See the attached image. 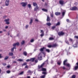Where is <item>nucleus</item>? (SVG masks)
<instances>
[{"instance_id": "f257e3e1", "label": "nucleus", "mask_w": 78, "mask_h": 78, "mask_svg": "<svg viewBox=\"0 0 78 78\" xmlns=\"http://www.w3.org/2000/svg\"><path fill=\"white\" fill-rule=\"evenodd\" d=\"M19 43L17 42L15 43H14L12 44V46L13 47V48H12L11 50V52H13L14 51V49H16V46H19Z\"/></svg>"}, {"instance_id": "f03ea898", "label": "nucleus", "mask_w": 78, "mask_h": 78, "mask_svg": "<svg viewBox=\"0 0 78 78\" xmlns=\"http://www.w3.org/2000/svg\"><path fill=\"white\" fill-rule=\"evenodd\" d=\"M21 5H22L23 7H25L27 5V2H22L20 3Z\"/></svg>"}, {"instance_id": "7ed1b4c3", "label": "nucleus", "mask_w": 78, "mask_h": 78, "mask_svg": "<svg viewBox=\"0 0 78 78\" xmlns=\"http://www.w3.org/2000/svg\"><path fill=\"white\" fill-rule=\"evenodd\" d=\"M38 58L40 60H42V54L41 53L39 54L38 56Z\"/></svg>"}, {"instance_id": "20e7f679", "label": "nucleus", "mask_w": 78, "mask_h": 78, "mask_svg": "<svg viewBox=\"0 0 78 78\" xmlns=\"http://www.w3.org/2000/svg\"><path fill=\"white\" fill-rule=\"evenodd\" d=\"M67 60H65V61L63 62V64L64 65L66 66H67L68 67H70V64H66V62L67 61Z\"/></svg>"}, {"instance_id": "39448f33", "label": "nucleus", "mask_w": 78, "mask_h": 78, "mask_svg": "<svg viewBox=\"0 0 78 78\" xmlns=\"http://www.w3.org/2000/svg\"><path fill=\"white\" fill-rule=\"evenodd\" d=\"M64 35V33L62 31H61L60 32H59L58 33V35L59 36H63V35Z\"/></svg>"}, {"instance_id": "423d86ee", "label": "nucleus", "mask_w": 78, "mask_h": 78, "mask_svg": "<svg viewBox=\"0 0 78 78\" xmlns=\"http://www.w3.org/2000/svg\"><path fill=\"white\" fill-rule=\"evenodd\" d=\"M9 0H6L5 2V5L6 6H8L9 5Z\"/></svg>"}, {"instance_id": "0eeeda50", "label": "nucleus", "mask_w": 78, "mask_h": 78, "mask_svg": "<svg viewBox=\"0 0 78 78\" xmlns=\"http://www.w3.org/2000/svg\"><path fill=\"white\" fill-rule=\"evenodd\" d=\"M77 7L76 6H74L73 7H72V8L70 9V10H72V11H75L76 9H77Z\"/></svg>"}, {"instance_id": "6e6552de", "label": "nucleus", "mask_w": 78, "mask_h": 78, "mask_svg": "<svg viewBox=\"0 0 78 78\" xmlns=\"http://www.w3.org/2000/svg\"><path fill=\"white\" fill-rule=\"evenodd\" d=\"M59 3L60 5H62L63 4H64V1L62 0H60L59 1Z\"/></svg>"}, {"instance_id": "1a4fd4ad", "label": "nucleus", "mask_w": 78, "mask_h": 78, "mask_svg": "<svg viewBox=\"0 0 78 78\" xmlns=\"http://www.w3.org/2000/svg\"><path fill=\"white\" fill-rule=\"evenodd\" d=\"M47 22H50V18L48 16H47Z\"/></svg>"}, {"instance_id": "9d476101", "label": "nucleus", "mask_w": 78, "mask_h": 78, "mask_svg": "<svg viewBox=\"0 0 78 78\" xmlns=\"http://www.w3.org/2000/svg\"><path fill=\"white\" fill-rule=\"evenodd\" d=\"M55 14L56 15V16H59V15H61V13L60 12H55Z\"/></svg>"}, {"instance_id": "9b49d317", "label": "nucleus", "mask_w": 78, "mask_h": 78, "mask_svg": "<svg viewBox=\"0 0 78 78\" xmlns=\"http://www.w3.org/2000/svg\"><path fill=\"white\" fill-rule=\"evenodd\" d=\"M45 63H43L42 65H41L40 66H38V68L39 69H40V68H42L44 66V65Z\"/></svg>"}, {"instance_id": "f8f14e48", "label": "nucleus", "mask_w": 78, "mask_h": 78, "mask_svg": "<svg viewBox=\"0 0 78 78\" xmlns=\"http://www.w3.org/2000/svg\"><path fill=\"white\" fill-rule=\"evenodd\" d=\"M35 59V58H30V61H31V62H34V61Z\"/></svg>"}, {"instance_id": "ddd939ff", "label": "nucleus", "mask_w": 78, "mask_h": 78, "mask_svg": "<svg viewBox=\"0 0 78 78\" xmlns=\"http://www.w3.org/2000/svg\"><path fill=\"white\" fill-rule=\"evenodd\" d=\"M25 44V41H22L21 42V45H24Z\"/></svg>"}, {"instance_id": "4468645a", "label": "nucleus", "mask_w": 78, "mask_h": 78, "mask_svg": "<svg viewBox=\"0 0 78 78\" xmlns=\"http://www.w3.org/2000/svg\"><path fill=\"white\" fill-rule=\"evenodd\" d=\"M38 9H39V7H38L37 6H36V7L34 9V11H37Z\"/></svg>"}, {"instance_id": "2eb2a0df", "label": "nucleus", "mask_w": 78, "mask_h": 78, "mask_svg": "<svg viewBox=\"0 0 78 78\" xmlns=\"http://www.w3.org/2000/svg\"><path fill=\"white\" fill-rule=\"evenodd\" d=\"M66 13V11L64 10L63 12H62V16L64 17V15H65V14Z\"/></svg>"}, {"instance_id": "dca6fc26", "label": "nucleus", "mask_w": 78, "mask_h": 78, "mask_svg": "<svg viewBox=\"0 0 78 78\" xmlns=\"http://www.w3.org/2000/svg\"><path fill=\"white\" fill-rule=\"evenodd\" d=\"M32 23H33V19L31 18L30 20V22L29 23V24L30 25H31L32 24Z\"/></svg>"}, {"instance_id": "f3484780", "label": "nucleus", "mask_w": 78, "mask_h": 78, "mask_svg": "<svg viewBox=\"0 0 78 78\" xmlns=\"http://www.w3.org/2000/svg\"><path fill=\"white\" fill-rule=\"evenodd\" d=\"M9 59V56H6L5 57L4 60H7V59Z\"/></svg>"}, {"instance_id": "a211bd4d", "label": "nucleus", "mask_w": 78, "mask_h": 78, "mask_svg": "<svg viewBox=\"0 0 78 78\" xmlns=\"http://www.w3.org/2000/svg\"><path fill=\"white\" fill-rule=\"evenodd\" d=\"M41 70L43 72H46V71H47V69H46L42 68Z\"/></svg>"}, {"instance_id": "6ab92c4d", "label": "nucleus", "mask_w": 78, "mask_h": 78, "mask_svg": "<svg viewBox=\"0 0 78 78\" xmlns=\"http://www.w3.org/2000/svg\"><path fill=\"white\" fill-rule=\"evenodd\" d=\"M46 25H47L48 26H50L51 25V24L50 23H46Z\"/></svg>"}, {"instance_id": "aec40b11", "label": "nucleus", "mask_w": 78, "mask_h": 78, "mask_svg": "<svg viewBox=\"0 0 78 78\" xmlns=\"http://www.w3.org/2000/svg\"><path fill=\"white\" fill-rule=\"evenodd\" d=\"M45 48L43 47V48H41L40 49V51H44V49Z\"/></svg>"}, {"instance_id": "412c9836", "label": "nucleus", "mask_w": 78, "mask_h": 78, "mask_svg": "<svg viewBox=\"0 0 78 78\" xmlns=\"http://www.w3.org/2000/svg\"><path fill=\"white\" fill-rule=\"evenodd\" d=\"M9 56H13L14 55V54L12 52H10L9 53Z\"/></svg>"}, {"instance_id": "4be33fe9", "label": "nucleus", "mask_w": 78, "mask_h": 78, "mask_svg": "<svg viewBox=\"0 0 78 78\" xmlns=\"http://www.w3.org/2000/svg\"><path fill=\"white\" fill-rule=\"evenodd\" d=\"M42 11H44V12H47L48 11L47 9H42Z\"/></svg>"}, {"instance_id": "5701e85b", "label": "nucleus", "mask_w": 78, "mask_h": 78, "mask_svg": "<svg viewBox=\"0 0 78 78\" xmlns=\"http://www.w3.org/2000/svg\"><path fill=\"white\" fill-rule=\"evenodd\" d=\"M60 22H58V23L56 24L55 26H59V25H60Z\"/></svg>"}, {"instance_id": "b1692460", "label": "nucleus", "mask_w": 78, "mask_h": 78, "mask_svg": "<svg viewBox=\"0 0 78 78\" xmlns=\"http://www.w3.org/2000/svg\"><path fill=\"white\" fill-rule=\"evenodd\" d=\"M77 44H78V42H76V44L73 45V47H74V48H75V47H77V46H76Z\"/></svg>"}, {"instance_id": "393cba45", "label": "nucleus", "mask_w": 78, "mask_h": 78, "mask_svg": "<svg viewBox=\"0 0 78 78\" xmlns=\"http://www.w3.org/2000/svg\"><path fill=\"white\" fill-rule=\"evenodd\" d=\"M61 61H58V62H57V64H58V65H61Z\"/></svg>"}, {"instance_id": "a878e982", "label": "nucleus", "mask_w": 78, "mask_h": 78, "mask_svg": "<svg viewBox=\"0 0 78 78\" xmlns=\"http://www.w3.org/2000/svg\"><path fill=\"white\" fill-rule=\"evenodd\" d=\"M9 19H7L5 20L4 21L5 22H9Z\"/></svg>"}, {"instance_id": "bb28decb", "label": "nucleus", "mask_w": 78, "mask_h": 78, "mask_svg": "<svg viewBox=\"0 0 78 78\" xmlns=\"http://www.w3.org/2000/svg\"><path fill=\"white\" fill-rule=\"evenodd\" d=\"M23 55H25V56H27V52L26 51L24 52Z\"/></svg>"}, {"instance_id": "cd10ccee", "label": "nucleus", "mask_w": 78, "mask_h": 78, "mask_svg": "<svg viewBox=\"0 0 78 78\" xmlns=\"http://www.w3.org/2000/svg\"><path fill=\"white\" fill-rule=\"evenodd\" d=\"M33 5L34 6H37V4L36 2H33Z\"/></svg>"}, {"instance_id": "c85d7f7f", "label": "nucleus", "mask_w": 78, "mask_h": 78, "mask_svg": "<svg viewBox=\"0 0 78 78\" xmlns=\"http://www.w3.org/2000/svg\"><path fill=\"white\" fill-rule=\"evenodd\" d=\"M57 47V44H53L52 46V47Z\"/></svg>"}, {"instance_id": "c756f323", "label": "nucleus", "mask_w": 78, "mask_h": 78, "mask_svg": "<svg viewBox=\"0 0 78 78\" xmlns=\"http://www.w3.org/2000/svg\"><path fill=\"white\" fill-rule=\"evenodd\" d=\"M27 6H28L29 8H31V5L30 4L27 5Z\"/></svg>"}, {"instance_id": "7c9ffc66", "label": "nucleus", "mask_w": 78, "mask_h": 78, "mask_svg": "<svg viewBox=\"0 0 78 78\" xmlns=\"http://www.w3.org/2000/svg\"><path fill=\"white\" fill-rule=\"evenodd\" d=\"M45 76V75L42 76L41 77V78H44Z\"/></svg>"}, {"instance_id": "2f4dec72", "label": "nucleus", "mask_w": 78, "mask_h": 78, "mask_svg": "<svg viewBox=\"0 0 78 78\" xmlns=\"http://www.w3.org/2000/svg\"><path fill=\"white\" fill-rule=\"evenodd\" d=\"M19 61H20V62H21L22 61H23V60L22 59H19L17 60Z\"/></svg>"}, {"instance_id": "473e14b6", "label": "nucleus", "mask_w": 78, "mask_h": 78, "mask_svg": "<svg viewBox=\"0 0 78 78\" xmlns=\"http://www.w3.org/2000/svg\"><path fill=\"white\" fill-rule=\"evenodd\" d=\"M46 51H47V52H48V53H49V52H50V50L49 49H46Z\"/></svg>"}, {"instance_id": "72a5a7b5", "label": "nucleus", "mask_w": 78, "mask_h": 78, "mask_svg": "<svg viewBox=\"0 0 78 78\" xmlns=\"http://www.w3.org/2000/svg\"><path fill=\"white\" fill-rule=\"evenodd\" d=\"M6 72L7 73H10L11 72V71H10L8 70L6 71Z\"/></svg>"}, {"instance_id": "f704fd0d", "label": "nucleus", "mask_w": 78, "mask_h": 78, "mask_svg": "<svg viewBox=\"0 0 78 78\" xmlns=\"http://www.w3.org/2000/svg\"><path fill=\"white\" fill-rule=\"evenodd\" d=\"M27 63L26 62L24 63H23L22 65V66H25V65H27Z\"/></svg>"}, {"instance_id": "c9c22d12", "label": "nucleus", "mask_w": 78, "mask_h": 78, "mask_svg": "<svg viewBox=\"0 0 78 78\" xmlns=\"http://www.w3.org/2000/svg\"><path fill=\"white\" fill-rule=\"evenodd\" d=\"M42 74H44V75H46V74H47V73H46V72H42Z\"/></svg>"}, {"instance_id": "e433bc0d", "label": "nucleus", "mask_w": 78, "mask_h": 78, "mask_svg": "<svg viewBox=\"0 0 78 78\" xmlns=\"http://www.w3.org/2000/svg\"><path fill=\"white\" fill-rule=\"evenodd\" d=\"M41 36V37H42V36H44V34H41L40 35Z\"/></svg>"}, {"instance_id": "4c0bfd02", "label": "nucleus", "mask_w": 78, "mask_h": 78, "mask_svg": "<svg viewBox=\"0 0 78 78\" xmlns=\"http://www.w3.org/2000/svg\"><path fill=\"white\" fill-rule=\"evenodd\" d=\"M41 33L42 34H44V31H43V30H41Z\"/></svg>"}, {"instance_id": "58836bf2", "label": "nucleus", "mask_w": 78, "mask_h": 78, "mask_svg": "<svg viewBox=\"0 0 78 78\" xmlns=\"http://www.w3.org/2000/svg\"><path fill=\"white\" fill-rule=\"evenodd\" d=\"M72 78H75V75H73L72 76Z\"/></svg>"}, {"instance_id": "ea45409f", "label": "nucleus", "mask_w": 78, "mask_h": 78, "mask_svg": "<svg viewBox=\"0 0 78 78\" xmlns=\"http://www.w3.org/2000/svg\"><path fill=\"white\" fill-rule=\"evenodd\" d=\"M48 47L49 48H51V47H52V46L51 45H49L48 46Z\"/></svg>"}, {"instance_id": "a19ab883", "label": "nucleus", "mask_w": 78, "mask_h": 78, "mask_svg": "<svg viewBox=\"0 0 78 78\" xmlns=\"http://www.w3.org/2000/svg\"><path fill=\"white\" fill-rule=\"evenodd\" d=\"M23 73V72L22 71L20 73L19 75H22Z\"/></svg>"}, {"instance_id": "79ce46f5", "label": "nucleus", "mask_w": 78, "mask_h": 78, "mask_svg": "<svg viewBox=\"0 0 78 78\" xmlns=\"http://www.w3.org/2000/svg\"><path fill=\"white\" fill-rule=\"evenodd\" d=\"M28 25H26L25 26V28H26V29H27V28H28Z\"/></svg>"}, {"instance_id": "37998d69", "label": "nucleus", "mask_w": 78, "mask_h": 78, "mask_svg": "<svg viewBox=\"0 0 78 78\" xmlns=\"http://www.w3.org/2000/svg\"><path fill=\"white\" fill-rule=\"evenodd\" d=\"M30 42H34V40L33 39H32L30 41Z\"/></svg>"}, {"instance_id": "c03bdc74", "label": "nucleus", "mask_w": 78, "mask_h": 78, "mask_svg": "<svg viewBox=\"0 0 78 78\" xmlns=\"http://www.w3.org/2000/svg\"><path fill=\"white\" fill-rule=\"evenodd\" d=\"M2 64L4 66H5L6 65V63H2Z\"/></svg>"}, {"instance_id": "a18cd8bd", "label": "nucleus", "mask_w": 78, "mask_h": 78, "mask_svg": "<svg viewBox=\"0 0 78 78\" xmlns=\"http://www.w3.org/2000/svg\"><path fill=\"white\" fill-rule=\"evenodd\" d=\"M49 39H54V38H53V37H50L49 38Z\"/></svg>"}, {"instance_id": "49530a36", "label": "nucleus", "mask_w": 78, "mask_h": 78, "mask_svg": "<svg viewBox=\"0 0 78 78\" xmlns=\"http://www.w3.org/2000/svg\"><path fill=\"white\" fill-rule=\"evenodd\" d=\"M37 62H38V60L37 59V60H35V62L36 63H37Z\"/></svg>"}, {"instance_id": "de8ad7c7", "label": "nucleus", "mask_w": 78, "mask_h": 78, "mask_svg": "<svg viewBox=\"0 0 78 78\" xmlns=\"http://www.w3.org/2000/svg\"><path fill=\"white\" fill-rule=\"evenodd\" d=\"M55 26H53L52 27V29H53V30H54V29H55Z\"/></svg>"}, {"instance_id": "09e8293b", "label": "nucleus", "mask_w": 78, "mask_h": 78, "mask_svg": "<svg viewBox=\"0 0 78 78\" xmlns=\"http://www.w3.org/2000/svg\"><path fill=\"white\" fill-rule=\"evenodd\" d=\"M6 24H7V25H9V22H8L6 23H5Z\"/></svg>"}, {"instance_id": "8fccbe9b", "label": "nucleus", "mask_w": 78, "mask_h": 78, "mask_svg": "<svg viewBox=\"0 0 78 78\" xmlns=\"http://www.w3.org/2000/svg\"><path fill=\"white\" fill-rule=\"evenodd\" d=\"M15 56H12V59H15Z\"/></svg>"}, {"instance_id": "3c124183", "label": "nucleus", "mask_w": 78, "mask_h": 78, "mask_svg": "<svg viewBox=\"0 0 78 78\" xmlns=\"http://www.w3.org/2000/svg\"><path fill=\"white\" fill-rule=\"evenodd\" d=\"M2 54H0V58H3L2 56Z\"/></svg>"}, {"instance_id": "603ef678", "label": "nucleus", "mask_w": 78, "mask_h": 78, "mask_svg": "<svg viewBox=\"0 0 78 78\" xmlns=\"http://www.w3.org/2000/svg\"><path fill=\"white\" fill-rule=\"evenodd\" d=\"M28 73H31V71L30 70H29L27 72Z\"/></svg>"}, {"instance_id": "864d4df0", "label": "nucleus", "mask_w": 78, "mask_h": 78, "mask_svg": "<svg viewBox=\"0 0 78 78\" xmlns=\"http://www.w3.org/2000/svg\"><path fill=\"white\" fill-rule=\"evenodd\" d=\"M51 17H53V14H51Z\"/></svg>"}, {"instance_id": "5fc2aeb1", "label": "nucleus", "mask_w": 78, "mask_h": 78, "mask_svg": "<svg viewBox=\"0 0 78 78\" xmlns=\"http://www.w3.org/2000/svg\"><path fill=\"white\" fill-rule=\"evenodd\" d=\"M65 42L66 43V44H69V42H68V41H66Z\"/></svg>"}, {"instance_id": "6e6d98bb", "label": "nucleus", "mask_w": 78, "mask_h": 78, "mask_svg": "<svg viewBox=\"0 0 78 78\" xmlns=\"http://www.w3.org/2000/svg\"><path fill=\"white\" fill-rule=\"evenodd\" d=\"M25 68H28V66L26 65V66H25Z\"/></svg>"}, {"instance_id": "4d7b16f0", "label": "nucleus", "mask_w": 78, "mask_h": 78, "mask_svg": "<svg viewBox=\"0 0 78 78\" xmlns=\"http://www.w3.org/2000/svg\"><path fill=\"white\" fill-rule=\"evenodd\" d=\"M74 4L76 6V5H78V3H74Z\"/></svg>"}, {"instance_id": "13d9d810", "label": "nucleus", "mask_w": 78, "mask_h": 78, "mask_svg": "<svg viewBox=\"0 0 78 78\" xmlns=\"http://www.w3.org/2000/svg\"><path fill=\"white\" fill-rule=\"evenodd\" d=\"M5 29H7V28H8V26H6L5 27Z\"/></svg>"}, {"instance_id": "bf43d9fd", "label": "nucleus", "mask_w": 78, "mask_h": 78, "mask_svg": "<svg viewBox=\"0 0 78 78\" xmlns=\"http://www.w3.org/2000/svg\"><path fill=\"white\" fill-rule=\"evenodd\" d=\"M35 21H36V22H38V20H37V19H36L35 20Z\"/></svg>"}, {"instance_id": "052dcab7", "label": "nucleus", "mask_w": 78, "mask_h": 78, "mask_svg": "<svg viewBox=\"0 0 78 78\" xmlns=\"http://www.w3.org/2000/svg\"><path fill=\"white\" fill-rule=\"evenodd\" d=\"M13 63H17V62L15 61H14L13 62Z\"/></svg>"}, {"instance_id": "680f3d73", "label": "nucleus", "mask_w": 78, "mask_h": 78, "mask_svg": "<svg viewBox=\"0 0 78 78\" xmlns=\"http://www.w3.org/2000/svg\"><path fill=\"white\" fill-rule=\"evenodd\" d=\"M29 61H30V60L28 59L26 60V61L28 62Z\"/></svg>"}, {"instance_id": "e2e57ef3", "label": "nucleus", "mask_w": 78, "mask_h": 78, "mask_svg": "<svg viewBox=\"0 0 78 78\" xmlns=\"http://www.w3.org/2000/svg\"><path fill=\"white\" fill-rule=\"evenodd\" d=\"M7 68H9L10 67V66H7Z\"/></svg>"}, {"instance_id": "0e129e2a", "label": "nucleus", "mask_w": 78, "mask_h": 78, "mask_svg": "<svg viewBox=\"0 0 78 78\" xmlns=\"http://www.w3.org/2000/svg\"><path fill=\"white\" fill-rule=\"evenodd\" d=\"M3 33V31H0V34L1 33Z\"/></svg>"}, {"instance_id": "69168bd1", "label": "nucleus", "mask_w": 78, "mask_h": 78, "mask_svg": "<svg viewBox=\"0 0 78 78\" xmlns=\"http://www.w3.org/2000/svg\"><path fill=\"white\" fill-rule=\"evenodd\" d=\"M3 50L2 49H0V52H2Z\"/></svg>"}, {"instance_id": "338daca9", "label": "nucleus", "mask_w": 78, "mask_h": 78, "mask_svg": "<svg viewBox=\"0 0 78 78\" xmlns=\"http://www.w3.org/2000/svg\"><path fill=\"white\" fill-rule=\"evenodd\" d=\"M66 21H67V22H69V19H67L66 20Z\"/></svg>"}, {"instance_id": "774afa93", "label": "nucleus", "mask_w": 78, "mask_h": 78, "mask_svg": "<svg viewBox=\"0 0 78 78\" xmlns=\"http://www.w3.org/2000/svg\"><path fill=\"white\" fill-rule=\"evenodd\" d=\"M27 78H30V76H28L27 77Z\"/></svg>"}]
</instances>
